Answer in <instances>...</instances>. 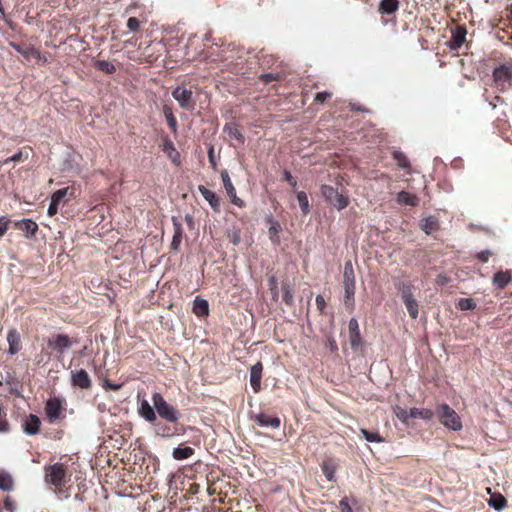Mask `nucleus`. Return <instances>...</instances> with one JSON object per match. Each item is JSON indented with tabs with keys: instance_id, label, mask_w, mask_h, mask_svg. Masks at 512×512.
<instances>
[{
	"instance_id": "nucleus-33",
	"label": "nucleus",
	"mask_w": 512,
	"mask_h": 512,
	"mask_svg": "<svg viewBox=\"0 0 512 512\" xmlns=\"http://www.w3.org/2000/svg\"><path fill=\"white\" fill-rule=\"evenodd\" d=\"M297 200H298V203L301 207L303 214L304 215L308 214L310 211V205H309V201H308V197H307L306 193L303 191L298 192Z\"/></svg>"
},
{
	"instance_id": "nucleus-59",
	"label": "nucleus",
	"mask_w": 512,
	"mask_h": 512,
	"mask_svg": "<svg viewBox=\"0 0 512 512\" xmlns=\"http://www.w3.org/2000/svg\"><path fill=\"white\" fill-rule=\"evenodd\" d=\"M239 241L238 237H234V244H236Z\"/></svg>"
},
{
	"instance_id": "nucleus-9",
	"label": "nucleus",
	"mask_w": 512,
	"mask_h": 512,
	"mask_svg": "<svg viewBox=\"0 0 512 512\" xmlns=\"http://www.w3.org/2000/svg\"><path fill=\"white\" fill-rule=\"evenodd\" d=\"M349 343L352 349L358 350L361 347V336L358 321L351 318L348 324Z\"/></svg>"
},
{
	"instance_id": "nucleus-47",
	"label": "nucleus",
	"mask_w": 512,
	"mask_h": 512,
	"mask_svg": "<svg viewBox=\"0 0 512 512\" xmlns=\"http://www.w3.org/2000/svg\"><path fill=\"white\" fill-rule=\"evenodd\" d=\"M323 473H324L325 478L328 481H332L333 480V478H334V470L331 467L325 465L323 467Z\"/></svg>"
},
{
	"instance_id": "nucleus-42",
	"label": "nucleus",
	"mask_w": 512,
	"mask_h": 512,
	"mask_svg": "<svg viewBox=\"0 0 512 512\" xmlns=\"http://www.w3.org/2000/svg\"><path fill=\"white\" fill-rule=\"evenodd\" d=\"M127 27L129 28V30H131L133 32L137 31L140 27V22L138 21L137 18L131 17L127 21Z\"/></svg>"
},
{
	"instance_id": "nucleus-56",
	"label": "nucleus",
	"mask_w": 512,
	"mask_h": 512,
	"mask_svg": "<svg viewBox=\"0 0 512 512\" xmlns=\"http://www.w3.org/2000/svg\"><path fill=\"white\" fill-rule=\"evenodd\" d=\"M285 178L292 187H296L297 182L289 172H285Z\"/></svg>"
},
{
	"instance_id": "nucleus-32",
	"label": "nucleus",
	"mask_w": 512,
	"mask_h": 512,
	"mask_svg": "<svg viewBox=\"0 0 512 512\" xmlns=\"http://www.w3.org/2000/svg\"><path fill=\"white\" fill-rule=\"evenodd\" d=\"M360 433L364 437V439L371 443H381L384 439L377 432H370L366 429H361Z\"/></svg>"
},
{
	"instance_id": "nucleus-28",
	"label": "nucleus",
	"mask_w": 512,
	"mask_h": 512,
	"mask_svg": "<svg viewBox=\"0 0 512 512\" xmlns=\"http://www.w3.org/2000/svg\"><path fill=\"white\" fill-rule=\"evenodd\" d=\"M194 449L189 446L177 447L173 450V457L176 460H184L192 456Z\"/></svg>"
},
{
	"instance_id": "nucleus-16",
	"label": "nucleus",
	"mask_w": 512,
	"mask_h": 512,
	"mask_svg": "<svg viewBox=\"0 0 512 512\" xmlns=\"http://www.w3.org/2000/svg\"><path fill=\"white\" fill-rule=\"evenodd\" d=\"M198 190L201 193V195L203 196V198L210 204L211 208L214 211H219L220 200L217 197V195L213 191L209 190L208 188H206L203 185H200L198 187Z\"/></svg>"
},
{
	"instance_id": "nucleus-8",
	"label": "nucleus",
	"mask_w": 512,
	"mask_h": 512,
	"mask_svg": "<svg viewBox=\"0 0 512 512\" xmlns=\"http://www.w3.org/2000/svg\"><path fill=\"white\" fill-rule=\"evenodd\" d=\"M401 297L404 302V305L410 315L411 318L415 319L418 317V303L414 298L411 289L405 288L401 292Z\"/></svg>"
},
{
	"instance_id": "nucleus-48",
	"label": "nucleus",
	"mask_w": 512,
	"mask_h": 512,
	"mask_svg": "<svg viewBox=\"0 0 512 512\" xmlns=\"http://www.w3.org/2000/svg\"><path fill=\"white\" fill-rule=\"evenodd\" d=\"M331 97V93L328 92H319L315 96V101L318 103H323L326 99Z\"/></svg>"
},
{
	"instance_id": "nucleus-52",
	"label": "nucleus",
	"mask_w": 512,
	"mask_h": 512,
	"mask_svg": "<svg viewBox=\"0 0 512 512\" xmlns=\"http://www.w3.org/2000/svg\"><path fill=\"white\" fill-rule=\"evenodd\" d=\"M229 135L240 142H243V136L237 129L229 128Z\"/></svg>"
},
{
	"instance_id": "nucleus-1",
	"label": "nucleus",
	"mask_w": 512,
	"mask_h": 512,
	"mask_svg": "<svg viewBox=\"0 0 512 512\" xmlns=\"http://www.w3.org/2000/svg\"><path fill=\"white\" fill-rule=\"evenodd\" d=\"M440 423L448 429L459 431L462 429L460 416L447 404H441L436 409Z\"/></svg>"
},
{
	"instance_id": "nucleus-57",
	"label": "nucleus",
	"mask_w": 512,
	"mask_h": 512,
	"mask_svg": "<svg viewBox=\"0 0 512 512\" xmlns=\"http://www.w3.org/2000/svg\"><path fill=\"white\" fill-rule=\"evenodd\" d=\"M4 507L9 512H13L14 511L13 503L11 502V500L8 497L4 501Z\"/></svg>"
},
{
	"instance_id": "nucleus-30",
	"label": "nucleus",
	"mask_w": 512,
	"mask_h": 512,
	"mask_svg": "<svg viewBox=\"0 0 512 512\" xmlns=\"http://www.w3.org/2000/svg\"><path fill=\"white\" fill-rule=\"evenodd\" d=\"M395 416L405 425H409L410 415L406 408L400 405L393 406Z\"/></svg>"
},
{
	"instance_id": "nucleus-13",
	"label": "nucleus",
	"mask_w": 512,
	"mask_h": 512,
	"mask_svg": "<svg viewBox=\"0 0 512 512\" xmlns=\"http://www.w3.org/2000/svg\"><path fill=\"white\" fill-rule=\"evenodd\" d=\"M138 413L146 421L153 423L156 420V413L154 408L146 399L138 400Z\"/></svg>"
},
{
	"instance_id": "nucleus-39",
	"label": "nucleus",
	"mask_w": 512,
	"mask_h": 512,
	"mask_svg": "<svg viewBox=\"0 0 512 512\" xmlns=\"http://www.w3.org/2000/svg\"><path fill=\"white\" fill-rule=\"evenodd\" d=\"M466 31L463 29H457L452 36L454 47H460L465 40Z\"/></svg>"
},
{
	"instance_id": "nucleus-21",
	"label": "nucleus",
	"mask_w": 512,
	"mask_h": 512,
	"mask_svg": "<svg viewBox=\"0 0 512 512\" xmlns=\"http://www.w3.org/2000/svg\"><path fill=\"white\" fill-rule=\"evenodd\" d=\"M193 312L199 317L207 316L209 313L208 302L203 298L196 297L194 300Z\"/></svg>"
},
{
	"instance_id": "nucleus-12",
	"label": "nucleus",
	"mask_w": 512,
	"mask_h": 512,
	"mask_svg": "<svg viewBox=\"0 0 512 512\" xmlns=\"http://www.w3.org/2000/svg\"><path fill=\"white\" fill-rule=\"evenodd\" d=\"M69 188H63L54 192L51 196V201L47 210L49 216H54L58 212L59 205L63 202L64 198L68 195Z\"/></svg>"
},
{
	"instance_id": "nucleus-24",
	"label": "nucleus",
	"mask_w": 512,
	"mask_h": 512,
	"mask_svg": "<svg viewBox=\"0 0 512 512\" xmlns=\"http://www.w3.org/2000/svg\"><path fill=\"white\" fill-rule=\"evenodd\" d=\"M396 200H397V203L400 205L416 206L418 203V199L415 195L410 194L405 191L399 192Z\"/></svg>"
},
{
	"instance_id": "nucleus-22",
	"label": "nucleus",
	"mask_w": 512,
	"mask_h": 512,
	"mask_svg": "<svg viewBox=\"0 0 512 512\" xmlns=\"http://www.w3.org/2000/svg\"><path fill=\"white\" fill-rule=\"evenodd\" d=\"M512 277L509 271H499L493 277V284L499 288L503 289L508 283H510Z\"/></svg>"
},
{
	"instance_id": "nucleus-49",
	"label": "nucleus",
	"mask_w": 512,
	"mask_h": 512,
	"mask_svg": "<svg viewBox=\"0 0 512 512\" xmlns=\"http://www.w3.org/2000/svg\"><path fill=\"white\" fill-rule=\"evenodd\" d=\"M103 387L104 389L106 390H119L121 388V384H113V383H110L109 380L105 379L104 382H103Z\"/></svg>"
},
{
	"instance_id": "nucleus-11",
	"label": "nucleus",
	"mask_w": 512,
	"mask_h": 512,
	"mask_svg": "<svg viewBox=\"0 0 512 512\" xmlns=\"http://www.w3.org/2000/svg\"><path fill=\"white\" fill-rule=\"evenodd\" d=\"M494 80L498 84L505 88L506 86H512V70L509 67L501 66L495 69Z\"/></svg>"
},
{
	"instance_id": "nucleus-17",
	"label": "nucleus",
	"mask_w": 512,
	"mask_h": 512,
	"mask_svg": "<svg viewBox=\"0 0 512 512\" xmlns=\"http://www.w3.org/2000/svg\"><path fill=\"white\" fill-rule=\"evenodd\" d=\"M254 421L262 427L271 426L275 429L280 427V419L278 417H270L264 413L255 415Z\"/></svg>"
},
{
	"instance_id": "nucleus-15",
	"label": "nucleus",
	"mask_w": 512,
	"mask_h": 512,
	"mask_svg": "<svg viewBox=\"0 0 512 512\" xmlns=\"http://www.w3.org/2000/svg\"><path fill=\"white\" fill-rule=\"evenodd\" d=\"M40 419L34 414H30L23 421V430L28 435H35L40 429Z\"/></svg>"
},
{
	"instance_id": "nucleus-38",
	"label": "nucleus",
	"mask_w": 512,
	"mask_h": 512,
	"mask_svg": "<svg viewBox=\"0 0 512 512\" xmlns=\"http://www.w3.org/2000/svg\"><path fill=\"white\" fill-rule=\"evenodd\" d=\"M181 242H182V231H181V228L177 227L174 232L173 238H172L171 249L173 251H178V249L181 245Z\"/></svg>"
},
{
	"instance_id": "nucleus-55",
	"label": "nucleus",
	"mask_w": 512,
	"mask_h": 512,
	"mask_svg": "<svg viewBox=\"0 0 512 512\" xmlns=\"http://www.w3.org/2000/svg\"><path fill=\"white\" fill-rule=\"evenodd\" d=\"M491 255V252L489 250H486V251H482L478 254V258L482 261V262H487L489 257Z\"/></svg>"
},
{
	"instance_id": "nucleus-10",
	"label": "nucleus",
	"mask_w": 512,
	"mask_h": 512,
	"mask_svg": "<svg viewBox=\"0 0 512 512\" xmlns=\"http://www.w3.org/2000/svg\"><path fill=\"white\" fill-rule=\"evenodd\" d=\"M71 381L74 386L80 387L82 389H88L92 385L89 374L84 369L72 371Z\"/></svg>"
},
{
	"instance_id": "nucleus-5",
	"label": "nucleus",
	"mask_w": 512,
	"mask_h": 512,
	"mask_svg": "<svg viewBox=\"0 0 512 512\" xmlns=\"http://www.w3.org/2000/svg\"><path fill=\"white\" fill-rule=\"evenodd\" d=\"M46 481L56 487L66 482V470L61 463H55L46 469Z\"/></svg>"
},
{
	"instance_id": "nucleus-4",
	"label": "nucleus",
	"mask_w": 512,
	"mask_h": 512,
	"mask_svg": "<svg viewBox=\"0 0 512 512\" xmlns=\"http://www.w3.org/2000/svg\"><path fill=\"white\" fill-rule=\"evenodd\" d=\"M173 98L178 102L179 106L185 110L192 111L195 102L192 97V91L185 86H178L172 91Z\"/></svg>"
},
{
	"instance_id": "nucleus-26",
	"label": "nucleus",
	"mask_w": 512,
	"mask_h": 512,
	"mask_svg": "<svg viewBox=\"0 0 512 512\" xmlns=\"http://www.w3.org/2000/svg\"><path fill=\"white\" fill-rule=\"evenodd\" d=\"M438 227L437 220L432 216L424 218L421 222V228L427 235L437 231Z\"/></svg>"
},
{
	"instance_id": "nucleus-50",
	"label": "nucleus",
	"mask_w": 512,
	"mask_h": 512,
	"mask_svg": "<svg viewBox=\"0 0 512 512\" xmlns=\"http://www.w3.org/2000/svg\"><path fill=\"white\" fill-rule=\"evenodd\" d=\"M326 346L333 353H336L337 350H338L337 343H336V341L333 338H328L327 339Z\"/></svg>"
},
{
	"instance_id": "nucleus-37",
	"label": "nucleus",
	"mask_w": 512,
	"mask_h": 512,
	"mask_svg": "<svg viewBox=\"0 0 512 512\" xmlns=\"http://www.w3.org/2000/svg\"><path fill=\"white\" fill-rule=\"evenodd\" d=\"M221 179H222V182H223V185H224V188L227 192V194H233L234 191H235V188L231 182V179L229 177V174L226 170H223L221 172Z\"/></svg>"
},
{
	"instance_id": "nucleus-44",
	"label": "nucleus",
	"mask_w": 512,
	"mask_h": 512,
	"mask_svg": "<svg viewBox=\"0 0 512 512\" xmlns=\"http://www.w3.org/2000/svg\"><path fill=\"white\" fill-rule=\"evenodd\" d=\"M9 219L2 216L0 217V237H2L8 229Z\"/></svg>"
},
{
	"instance_id": "nucleus-36",
	"label": "nucleus",
	"mask_w": 512,
	"mask_h": 512,
	"mask_svg": "<svg viewBox=\"0 0 512 512\" xmlns=\"http://www.w3.org/2000/svg\"><path fill=\"white\" fill-rule=\"evenodd\" d=\"M13 487V479L9 474H0V489L10 491Z\"/></svg>"
},
{
	"instance_id": "nucleus-45",
	"label": "nucleus",
	"mask_w": 512,
	"mask_h": 512,
	"mask_svg": "<svg viewBox=\"0 0 512 512\" xmlns=\"http://www.w3.org/2000/svg\"><path fill=\"white\" fill-rule=\"evenodd\" d=\"M344 290H345L346 298H348V299L352 298L355 293V284L350 283V284L344 285Z\"/></svg>"
},
{
	"instance_id": "nucleus-25",
	"label": "nucleus",
	"mask_w": 512,
	"mask_h": 512,
	"mask_svg": "<svg viewBox=\"0 0 512 512\" xmlns=\"http://www.w3.org/2000/svg\"><path fill=\"white\" fill-rule=\"evenodd\" d=\"M488 504L492 508L500 511L506 507L507 501L503 495L494 493V494H491V497L488 500Z\"/></svg>"
},
{
	"instance_id": "nucleus-19",
	"label": "nucleus",
	"mask_w": 512,
	"mask_h": 512,
	"mask_svg": "<svg viewBox=\"0 0 512 512\" xmlns=\"http://www.w3.org/2000/svg\"><path fill=\"white\" fill-rule=\"evenodd\" d=\"M19 230H21L27 237H32L38 230V225L31 219H23L16 224Z\"/></svg>"
},
{
	"instance_id": "nucleus-29",
	"label": "nucleus",
	"mask_w": 512,
	"mask_h": 512,
	"mask_svg": "<svg viewBox=\"0 0 512 512\" xmlns=\"http://www.w3.org/2000/svg\"><path fill=\"white\" fill-rule=\"evenodd\" d=\"M355 284V276H354V270L353 265L351 261H347L344 266V273H343V284Z\"/></svg>"
},
{
	"instance_id": "nucleus-34",
	"label": "nucleus",
	"mask_w": 512,
	"mask_h": 512,
	"mask_svg": "<svg viewBox=\"0 0 512 512\" xmlns=\"http://www.w3.org/2000/svg\"><path fill=\"white\" fill-rule=\"evenodd\" d=\"M95 66L97 69H99L107 74H112L116 71V67L114 66V64H112L109 61H105V60L96 61Z\"/></svg>"
},
{
	"instance_id": "nucleus-54",
	"label": "nucleus",
	"mask_w": 512,
	"mask_h": 512,
	"mask_svg": "<svg viewBox=\"0 0 512 512\" xmlns=\"http://www.w3.org/2000/svg\"><path fill=\"white\" fill-rule=\"evenodd\" d=\"M22 156H23L22 152H18L15 155H13L11 158L6 159L4 161V164H7L10 161H12V162H19L22 159Z\"/></svg>"
},
{
	"instance_id": "nucleus-41",
	"label": "nucleus",
	"mask_w": 512,
	"mask_h": 512,
	"mask_svg": "<svg viewBox=\"0 0 512 512\" xmlns=\"http://www.w3.org/2000/svg\"><path fill=\"white\" fill-rule=\"evenodd\" d=\"M394 159L397 161L399 166H401L403 168L408 167V160L403 153L394 152Z\"/></svg>"
},
{
	"instance_id": "nucleus-6",
	"label": "nucleus",
	"mask_w": 512,
	"mask_h": 512,
	"mask_svg": "<svg viewBox=\"0 0 512 512\" xmlns=\"http://www.w3.org/2000/svg\"><path fill=\"white\" fill-rule=\"evenodd\" d=\"M48 346L62 356L68 350L73 340L66 334H52L47 340Z\"/></svg>"
},
{
	"instance_id": "nucleus-2",
	"label": "nucleus",
	"mask_w": 512,
	"mask_h": 512,
	"mask_svg": "<svg viewBox=\"0 0 512 512\" xmlns=\"http://www.w3.org/2000/svg\"><path fill=\"white\" fill-rule=\"evenodd\" d=\"M152 402L161 418L168 422H176L179 419V413L163 398L160 393H153Z\"/></svg>"
},
{
	"instance_id": "nucleus-14",
	"label": "nucleus",
	"mask_w": 512,
	"mask_h": 512,
	"mask_svg": "<svg viewBox=\"0 0 512 512\" xmlns=\"http://www.w3.org/2000/svg\"><path fill=\"white\" fill-rule=\"evenodd\" d=\"M262 371L263 366L260 362L254 364L250 369V385L255 393H258L261 389Z\"/></svg>"
},
{
	"instance_id": "nucleus-46",
	"label": "nucleus",
	"mask_w": 512,
	"mask_h": 512,
	"mask_svg": "<svg viewBox=\"0 0 512 512\" xmlns=\"http://www.w3.org/2000/svg\"><path fill=\"white\" fill-rule=\"evenodd\" d=\"M339 507H340L341 512H353V510L348 502V499L346 497L340 501Z\"/></svg>"
},
{
	"instance_id": "nucleus-53",
	"label": "nucleus",
	"mask_w": 512,
	"mask_h": 512,
	"mask_svg": "<svg viewBox=\"0 0 512 512\" xmlns=\"http://www.w3.org/2000/svg\"><path fill=\"white\" fill-rule=\"evenodd\" d=\"M315 301H316V305L319 308V310L322 311L324 309V307H325V304H326L323 296L317 295Z\"/></svg>"
},
{
	"instance_id": "nucleus-7",
	"label": "nucleus",
	"mask_w": 512,
	"mask_h": 512,
	"mask_svg": "<svg viewBox=\"0 0 512 512\" xmlns=\"http://www.w3.org/2000/svg\"><path fill=\"white\" fill-rule=\"evenodd\" d=\"M64 400L59 397L49 398L46 402V414L50 422H53L61 417L64 410Z\"/></svg>"
},
{
	"instance_id": "nucleus-43",
	"label": "nucleus",
	"mask_w": 512,
	"mask_h": 512,
	"mask_svg": "<svg viewBox=\"0 0 512 512\" xmlns=\"http://www.w3.org/2000/svg\"><path fill=\"white\" fill-rule=\"evenodd\" d=\"M164 151L173 158V154H177L176 149L171 141H167L164 144Z\"/></svg>"
},
{
	"instance_id": "nucleus-58",
	"label": "nucleus",
	"mask_w": 512,
	"mask_h": 512,
	"mask_svg": "<svg viewBox=\"0 0 512 512\" xmlns=\"http://www.w3.org/2000/svg\"><path fill=\"white\" fill-rule=\"evenodd\" d=\"M212 153H213V150L211 149V150L209 151V159H210V161H211V162L213 161V155H212Z\"/></svg>"
},
{
	"instance_id": "nucleus-35",
	"label": "nucleus",
	"mask_w": 512,
	"mask_h": 512,
	"mask_svg": "<svg viewBox=\"0 0 512 512\" xmlns=\"http://www.w3.org/2000/svg\"><path fill=\"white\" fill-rule=\"evenodd\" d=\"M283 300L287 305H292L294 302V292L289 284L282 286Z\"/></svg>"
},
{
	"instance_id": "nucleus-3",
	"label": "nucleus",
	"mask_w": 512,
	"mask_h": 512,
	"mask_svg": "<svg viewBox=\"0 0 512 512\" xmlns=\"http://www.w3.org/2000/svg\"><path fill=\"white\" fill-rule=\"evenodd\" d=\"M324 199L337 210H342L348 205V198L329 185L321 186Z\"/></svg>"
},
{
	"instance_id": "nucleus-40",
	"label": "nucleus",
	"mask_w": 512,
	"mask_h": 512,
	"mask_svg": "<svg viewBox=\"0 0 512 512\" xmlns=\"http://www.w3.org/2000/svg\"><path fill=\"white\" fill-rule=\"evenodd\" d=\"M457 306L461 310H471L475 308V303L470 298H461L458 300Z\"/></svg>"
},
{
	"instance_id": "nucleus-20",
	"label": "nucleus",
	"mask_w": 512,
	"mask_h": 512,
	"mask_svg": "<svg viewBox=\"0 0 512 512\" xmlns=\"http://www.w3.org/2000/svg\"><path fill=\"white\" fill-rule=\"evenodd\" d=\"M267 222L269 224L268 233L270 240L278 244L279 243V234L282 231V227L278 221H276L271 216L267 218Z\"/></svg>"
},
{
	"instance_id": "nucleus-23",
	"label": "nucleus",
	"mask_w": 512,
	"mask_h": 512,
	"mask_svg": "<svg viewBox=\"0 0 512 512\" xmlns=\"http://www.w3.org/2000/svg\"><path fill=\"white\" fill-rule=\"evenodd\" d=\"M399 8V0H381L379 12L381 14H392Z\"/></svg>"
},
{
	"instance_id": "nucleus-18",
	"label": "nucleus",
	"mask_w": 512,
	"mask_h": 512,
	"mask_svg": "<svg viewBox=\"0 0 512 512\" xmlns=\"http://www.w3.org/2000/svg\"><path fill=\"white\" fill-rule=\"evenodd\" d=\"M7 341L9 344V353L16 354L21 349V338L16 330H10L7 334Z\"/></svg>"
},
{
	"instance_id": "nucleus-27",
	"label": "nucleus",
	"mask_w": 512,
	"mask_h": 512,
	"mask_svg": "<svg viewBox=\"0 0 512 512\" xmlns=\"http://www.w3.org/2000/svg\"><path fill=\"white\" fill-rule=\"evenodd\" d=\"M410 419L420 418L423 420H430L433 417V412L430 409L411 408L409 410Z\"/></svg>"
},
{
	"instance_id": "nucleus-31",
	"label": "nucleus",
	"mask_w": 512,
	"mask_h": 512,
	"mask_svg": "<svg viewBox=\"0 0 512 512\" xmlns=\"http://www.w3.org/2000/svg\"><path fill=\"white\" fill-rule=\"evenodd\" d=\"M163 112H164V116L167 120L169 127L172 129L173 132H176L177 131V121L173 115L172 109L168 106H164Z\"/></svg>"
},
{
	"instance_id": "nucleus-51",
	"label": "nucleus",
	"mask_w": 512,
	"mask_h": 512,
	"mask_svg": "<svg viewBox=\"0 0 512 512\" xmlns=\"http://www.w3.org/2000/svg\"><path fill=\"white\" fill-rule=\"evenodd\" d=\"M227 195L230 197L231 202L233 204H235L236 206H239V207L243 206V201L240 198L237 197L236 190L234 191L233 194H227Z\"/></svg>"
}]
</instances>
